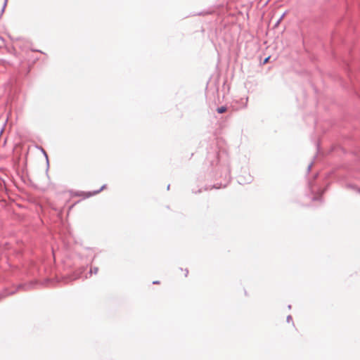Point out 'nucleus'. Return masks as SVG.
Instances as JSON below:
<instances>
[{"instance_id": "3", "label": "nucleus", "mask_w": 360, "mask_h": 360, "mask_svg": "<svg viewBox=\"0 0 360 360\" xmlns=\"http://www.w3.org/2000/svg\"><path fill=\"white\" fill-rule=\"evenodd\" d=\"M269 57L266 58L264 61V63H266L268 61H269Z\"/></svg>"}, {"instance_id": "5", "label": "nucleus", "mask_w": 360, "mask_h": 360, "mask_svg": "<svg viewBox=\"0 0 360 360\" xmlns=\"http://www.w3.org/2000/svg\"><path fill=\"white\" fill-rule=\"evenodd\" d=\"M97 271H98V268H96V269H94V273H97Z\"/></svg>"}, {"instance_id": "6", "label": "nucleus", "mask_w": 360, "mask_h": 360, "mask_svg": "<svg viewBox=\"0 0 360 360\" xmlns=\"http://www.w3.org/2000/svg\"><path fill=\"white\" fill-rule=\"evenodd\" d=\"M153 283H155V284H158V283H159V282H158V281H154V282H153Z\"/></svg>"}, {"instance_id": "4", "label": "nucleus", "mask_w": 360, "mask_h": 360, "mask_svg": "<svg viewBox=\"0 0 360 360\" xmlns=\"http://www.w3.org/2000/svg\"><path fill=\"white\" fill-rule=\"evenodd\" d=\"M105 188H106V186H105V185H104V186H103L101 188L100 191H102V190L105 189Z\"/></svg>"}, {"instance_id": "2", "label": "nucleus", "mask_w": 360, "mask_h": 360, "mask_svg": "<svg viewBox=\"0 0 360 360\" xmlns=\"http://www.w3.org/2000/svg\"><path fill=\"white\" fill-rule=\"evenodd\" d=\"M181 272L184 277H186L188 274V271L186 269H181Z\"/></svg>"}, {"instance_id": "1", "label": "nucleus", "mask_w": 360, "mask_h": 360, "mask_svg": "<svg viewBox=\"0 0 360 360\" xmlns=\"http://www.w3.org/2000/svg\"><path fill=\"white\" fill-rule=\"evenodd\" d=\"M227 110V108L224 106H221L220 108H218L217 109V111L219 112V113H224Z\"/></svg>"}]
</instances>
